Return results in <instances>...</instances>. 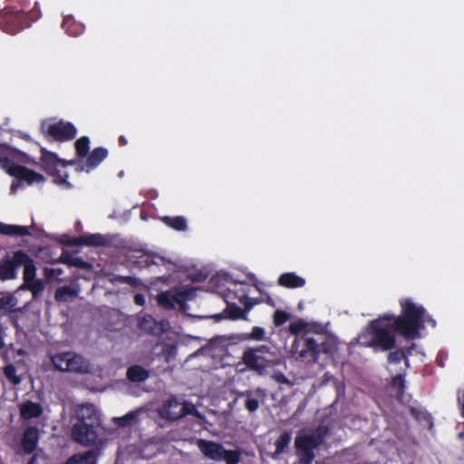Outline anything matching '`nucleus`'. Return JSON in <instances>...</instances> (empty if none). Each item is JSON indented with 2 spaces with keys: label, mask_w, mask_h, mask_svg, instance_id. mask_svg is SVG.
Listing matches in <instances>:
<instances>
[{
  "label": "nucleus",
  "mask_w": 464,
  "mask_h": 464,
  "mask_svg": "<svg viewBox=\"0 0 464 464\" xmlns=\"http://www.w3.org/2000/svg\"><path fill=\"white\" fill-rule=\"evenodd\" d=\"M401 314H385L369 322L359 334L358 343L361 346L372 348L373 351L388 352L396 347V334L406 340L420 338V331L427 322L432 327L436 321L426 319V310L409 298L400 301Z\"/></svg>",
  "instance_id": "1"
},
{
  "label": "nucleus",
  "mask_w": 464,
  "mask_h": 464,
  "mask_svg": "<svg viewBox=\"0 0 464 464\" xmlns=\"http://www.w3.org/2000/svg\"><path fill=\"white\" fill-rule=\"evenodd\" d=\"M76 422L72 428V440L83 446H92L97 440V429L101 425L100 413L92 403L78 405L75 409Z\"/></svg>",
  "instance_id": "2"
},
{
  "label": "nucleus",
  "mask_w": 464,
  "mask_h": 464,
  "mask_svg": "<svg viewBox=\"0 0 464 464\" xmlns=\"http://www.w3.org/2000/svg\"><path fill=\"white\" fill-rule=\"evenodd\" d=\"M330 433L327 425L320 424L308 432H299L295 439L296 456L300 464H311L315 457L314 450L323 445Z\"/></svg>",
  "instance_id": "3"
},
{
  "label": "nucleus",
  "mask_w": 464,
  "mask_h": 464,
  "mask_svg": "<svg viewBox=\"0 0 464 464\" xmlns=\"http://www.w3.org/2000/svg\"><path fill=\"white\" fill-rule=\"evenodd\" d=\"M14 154H19L22 158H27L25 153L11 150L9 147L0 144V168L8 175L20 180H24L28 185L45 181V177L43 174L16 164L14 160Z\"/></svg>",
  "instance_id": "4"
},
{
  "label": "nucleus",
  "mask_w": 464,
  "mask_h": 464,
  "mask_svg": "<svg viewBox=\"0 0 464 464\" xmlns=\"http://www.w3.org/2000/svg\"><path fill=\"white\" fill-rule=\"evenodd\" d=\"M41 16V12L37 8V3L34 7L25 12L23 9H14L13 7H5L0 16V28L3 32L9 34H16L24 28L28 27L31 24Z\"/></svg>",
  "instance_id": "5"
},
{
  "label": "nucleus",
  "mask_w": 464,
  "mask_h": 464,
  "mask_svg": "<svg viewBox=\"0 0 464 464\" xmlns=\"http://www.w3.org/2000/svg\"><path fill=\"white\" fill-rule=\"evenodd\" d=\"M41 132L49 142L63 143L72 140L76 137L77 129L71 121L45 120L41 123Z\"/></svg>",
  "instance_id": "6"
},
{
  "label": "nucleus",
  "mask_w": 464,
  "mask_h": 464,
  "mask_svg": "<svg viewBox=\"0 0 464 464\" xmlns=\"http://www.w3.org/2000/svg\"><path fill=\"white\" fill-rule=\"evenodd\" d=\"M197 445L203 455L214 461H225L226 464H239L241 451L238 450H226L221 443L200 439Z\"/></svg>",
  "instance_id": "7"
},
{
  "label": "nucleus",
  "mask_w": 464,
  "mask_h": 464,
  "mask_svg": "<svg viewBox=\"0 0 464 464\" xmlns=\"http://www.w3.org/2000/svg\"><path fill=\"white\" fill-rule=\"evenodd\" d=\"M40 163L42 169L44 170L48 175L52 176L53 178V182L57 185L71 188L72 184L67 180L68 174H63L58 169L60 161L58 155L43 147L40 149Z\"/></svg>",
  "instance_id": "8"
},
{
  "label": "nucleus",
  "mask_w": 464,
  "mask_h": 464,
  "mask_svg": "<svg viewBox=\"0 0 464 464\" xmlns=\"http://www.w3.org/2000/svg\"><path fill=\"white\" fill-rule=\"evenodd\" d=\"M334 350L335 345L330 340L318 343L313 337H305L303 340V347L299 353V358L305 362H315L320 353L331 354Z\"/></svg>",
  "instance_id": "9"
},
{
  "label": "nucleus",
  "mask_w": 464,
  "mask_h": 464,
  "mask_svg": "<svg viewBox=\"0 0 464 464\" xmlns=\"http://www.w3.org/2000/svg\"><path fill=\"white\" fill-rule=\"evenodd\" d=\"M242 362L249 370L259 375L265 374L268 368L277 364L276 360L266 355L256 353L255 350H245Z\"/></svg>",
  "instance_id": "10"
},
{
  "label": "nucleus",
  "mask_w": 464,
  "mask_h": 464,
  "mask_svg": "<svg viewBox=\"0 0 464 464\" xmlns=\"http://www.w3.org/2000/svg\"><path fill=\"white\" fill-rule=\"evenodd\" d=\"M18 256V250L13 253L12 256H5L0 259V281H9L17 278V264L15 262Z\"/></svg>",
  "instance_id": "11"
},
{
  "label": "nucleus",
  "mask_w": 464,
  "mask_h": 464,
  "mask_svg": "<svg viewBox=\"0 0 464 464\" xmlns=\"http://www.w3.org/2000/svg\"><path fill=\"white\" fill-rule=\"evenodd\" d=\"M40 439V431L35 426H28L24 429L21 446L24 454H32L37 448Z\"/></svg>",
  "instance_id": "12"
},
{
  "label": "nucleus",
  "mask_w": 464,
  "mask_h": 464,
  "mask_svg": "<svg viewBox=\"0 0 464 464\" xmlns=\"http://www.w3.org/2000/svg\"><path fill=\"white\" fill-rule=\"evenodd\" d=\"M17 269L20 266L24 267L23 279L24 282L33 281L36 276V266L34 259L24 250H18V256L15 260Z\"/></svg>",
  "instance_id": "13"
},
{
  "label": "nucleus",
  "mask_w": 464,
  "mask_h": 464,
  "mask_svg": "<svg viewBox=\"0 0 464 464\" xmlns=\"http://www.w3.org/2000/svg\"><path fill=\"white\" fill-rule=\"evenodd\" d=\"M168 408H176L178 411L167 412V415L172 420H177L186 415L197 412L195 406L191 403L185 402L180 404L176 399H169Z\"/></svg>",
  "instance_id": "14"
},
{
  "label": "nucleus",
  "mask_w": 464,
  "mask_h": 464,
  "mask_svg": "<svg viewBox=\"0 0 464 464\" xmlns=\"http://www.w3.org/2000/svg\"><path fill=\"white\" fill-rule=\"evenodd\" d=\"M69 372L88 373L91 364L88 360L73 352H69Z\"/></svg>",
  "instance_id": "15"
},
{
  "label": "nucleus",
  "mask_w": 464,
  "mask_h": 464,
  "mask_svg": "<svg viewBox=\"0 0 464 464\" xmlns=\"http://www.w3.org/2000/svg\"><path fill=\"white\" fill-rule=\"evenodd\" d=\"M108 156L107 149L103 147L95 148L87 157L85 164L81 169L89 172L95 169Z\"/></svg>",
  "instance_id": "16"
},
{
  "label": "nucleus",
  "mask_w": 464,
  "mask_h": 464,
  "mask_svg": "<svg viewBox=\"0 0 464 464\" xmlns=\"http://www.w3.org/2000/svg\"><path fill=\"white\" fill-rule=\"evenodd\" d=\"M20 416L23 420H28L34 418H39L43 412V407L38 402L26 401L19 407Z\"/></svg>",
  "instance_id": "17"
},
{
  "label": "nucleus",
  "mask_w": 464,
  "mask_h": 464,
  "mask_svg": "<svg viewBox=\"0 0 464 464\" xmlns=\"http://www.w3.org/2000/svg\"><path fill=\"white\" fill-rule=\"evenodd\" d=\"M98 450H89L72 455L64 464H97Z\"/></svg>",
  "instance_id": "18"
},
{
  "label": "nucleus",
  "mask_w": 464,
  "mask_h": 464,
  "mask_svg": "<svg viewBox=\"0 0 464 464\" xmlns=\"http://www.w3.org/2000/svg\"><path fill=\"white\" fill-rule=\"evenodd\" d=\"M254 394L257 397L264 398L266 396V391L262 388H257L253 391H246L241 393V396H246L245 407L249 412H255L259 408V400L254 397Z\"/></svg>",
  "instance_id": "19"
},
{
  "label": "nucleus",
  "mask_w": 464,
  "mask_h": 464,
  "mask_svg": "<svg viewBox=\"0 0 464 464\" xmlns=\"http://www.w3.org/2000/svg\"><path fill=\"white\" fill-rule=\"evenodd\" d=\"M75 244H82V246H104L107 244L106 237L99 233L95 234H84L78 237L77 242Z\"/></svg>",
  "instance_id": "20"
},
{
  "label": "nucleus",
  "mask_w": 464,
  "mask_h": 464,
  "mask_svg": "<svg viewBox=\"0 0 464 464\" xmlns=\"http://www.w3.org/2000/svg\"><path fill=\"white\" fill-rule=\"evenodd\" d=\"M278 284L286 288H299L305 285V280L295 273L288 272L279 276Z\"/></svg>",
  "instance_id": "21"
},
{
  "label": "nucleus",
  "mask_w": 464,
  "mask_h": 464,
  "mask_svg": "<svg viewBox=\"0 0 464 464\" xmlns=\"http://www.w3.org/2000/svg\"><path fill=\"white\" fill-rule=\"evenodd\" d=\"M62 27L70 36H78L84 31V25L82 23L77 22L72 15L63 17Z\"/></svg>",
  "instance_id": "22"
},
{
  "label": "nucleus",
  "mask_w": 464,
  "mask_h": 464,
  "mask_svg": "<svg viewBox=\"0 0 464 464\" xmlns=\"http://www.w3.org/2000/svg\"><path fill=\"white\" fill-rule=\"evenodd\" d=\"M160 220L164 225L176 231L183 232L188 229V222L183 216H163Z\"/></svg>",
  "instance_id": "23"
},
{
  "label": "nucleus",
  "mask_w": 464,
  "mask_h": 464,
  "mask_svg": "<svg viewBox=\"0 0 464 464\" xmlns=\"http://www.w3.org/2000/svg\"><path fill=\"white\" fill-rule=\"evenodd\" d=\"M126 375L131 382H142L149 378L150 372L140 365H132L127 369Z\"/></svg>",
  "instance_id": "24"
},
{
  "label": "nucleus",
  "mask_w": 464,
  "mask_h": 464,
  "mask_svg": "<svg viewBox=\"0 0 464 464\" xmlns=\"http://www.w3.org/2000/svg\"><path fill=\"white\" fill-rule=\"evenodd\" d=\"M0 234L5 236H29L28 227L18 225H7L0 222Z\"/></svg>",
  "instance_id": "25"
},
{
  "label": "nucleus",
  "mask_w": 464,
  "mask_h": 464,
  "mask_svg": "<svg viewBox=\"0 0 464 464\" xmlns=\"http://www.w3.org/2000/svg\"><path fill=\"white\" fill-rule=\"evenodd\" d=\"M157 301L160 306L164 309H173L176 303H179L180 300L177 295L171 294L169 291L161 292L157 295Z\"/></svg>",
  "instance_id": "26"
},
{
  "label": "nucleus",
  "mask_w": 464,
  "mask_h": 464,
  "mask_svg": "<svg viewBox=\"0 0 464 464\" xmlns=\"http://www.w3.org/2000/svg\"><path fill=\"white\" fill-rule=\"evenodd\" d=\"M79 290L71 286L58 287L54 294L57 302H68L78 295Z\"/></svg>",
  "instance_id": "27"
},
{
  "label": "nucleus",
  "mask_w": 464,
  "mask_h": 464,
  "mask_svg": "<svg viewBox=\"0 0 464 464\" xmlns=\"http://www.w3.org/2000/svg\"><path fill=\"white\" fill-rule=\"evenodd\" d=\"M69 352L58 353L51 356L50 360L53 367L60 372H68Z\"/></svg>",
  "instance_id": "28"
},
{
  "label": "nucleus",
  "mask_w": 464,
  "mask_h": 464,
  "mask_svg": "<svg viewBox=\"0 0 464 464\" xmlns=\"http://www.w3.org/2000/svg\"><path fill=\"white\" fill-rule=\"evenodd\" d=\"M291 439V432L287 430L283 431L279 435V437L275 441L276 450L274 453V457H276L284 453L288 449Z\"/></svg>",
  "instance_id": "29"
},
{
  "label": "nucleus",
  "mask_w": 464,
  "mask_h": 464,
  "mask_svg": "<svg viewBox=\"0 0 464 464\" xmlns=\"http://www.w3.org/2000/svg\"><path fill=\"white\" fill-rule=\"evenodd\" d=\"M227 316L231 320L246 319V312L244 308L239 307L237 304L232 303L227 304L225 310Z\"/></svg>",
  "instance_id": "30"
},
{
  "label": "nucleus",
  "mask_w": 464,
  "mask_h": 464,
  "mask_svg": "<svg viewBox=\"0 0 464 464\" xmlns=\"http://www.w3.org/2000/svg\"><path fill=\"white\" fill-rule=\"evenodd\" d=\"M74 146L76 155L81 159L85 158L90 150V139L87 136H82L76 140Z\"/></svg>",
  "instance_id": "31"
},
{
  "label": "nucleus",
  "mask_w": 464,
  "mask_h": 464,
  "mask_svg": "<svg viewBox=\"0 0 464 464\" xmlns=\"http://www.w3.org/2000/svg\"><path fill=\"white\" fill-rule=\"evenodd\" d=\"M60 262L78 268H87L89 266V264L82 258L72 256L69 254H63L60 257Z\"/></svg>",
  "instance_id": "32"
},
{
  "label": "nucleus",
  "mask_w": 464,
  "mask_h": 464,
  "mask_svg": "<svg viewBox=\"0 0 464 464\" xmlns=\"http://www.w3.org/2000/svg\"><path fill=\"white\" fill-rule=\"evenodd\" d=\"M3 372H4L5 377L13 385H18L21 383L22 379L20 376L16 375V368L14 364H12V363L6 364L3 369Z\"/></svg>",
  "instance_id": "33"
},
{
  "label": "nucleus",
  "mask_w": 464,
  "mask_h": 464,
  "mask_svg": "<svg viewBox=\"0 0 464 464\" xmlns=\"http://www.w3.org/2000/svg\"><path fill=\"white\" fill-rule=\"evenodd\" d=\"M401 360H405V362L408 365L409 360L407 359L406 351L403 348L390 352L388 355V362L390 363H400Z\"/></svg>",
  "instance_id": "34"
},
{
  "label": "nucleus",
  "mask_w": 464,
  "mask_h": 464,
  "mask_svg": "<svg viewBox=\"0 0 464 464\" xmlns=\"http://www.w3.org/2000/svg\"><path fill=\"white\" fill-rule=\"evenodd\" d=\"M391 385L397 389V396L402 397L405 392V379L403 374H397L392 378Z\"/></svg>",
  "instance_id": "35"
},
{
  "label": "nucleus",
  "mask_w": 464,
  "mask_h": 464,
  "mask_svg": "<svg viewBox=\"0 0 464 464\" xmlns=\"http://www.w3.org/2000/svg\"><path fill=\"white\" fill-rule=\"evenodd\" d=\"M137 418V414L134 411H130L122 417L114 419L115 424L120 428H126L130 426Z\"/></svg>",
  "instance_id": "36"
},
{
  "label": "nucleus",
  "mask_w": 464,
  "mask_h": 464,
  "mask_svg": "<svg viewBox=\"0 0 464 464\" xmlns=\"http://www.w3.org/2000/svg\"><path fill=\"white\" fill-rule=\"evenodd\" d=\"M17 304V300L13 295L0 297V309H5L8 313L14 312V306Z\"/></svg>",
  "instance_id": "37"
},
{
  "label": "nucleus",
  "mask_w": 464,
  "mask_h": 464,
  "mask_svg": "<svg viewBox=\"0 0 464 464\" xmlns=\"http://www.w3.org/2000/svg\"><path fill=\"white\" fill-rule=\"evenodd\" d=\"M24 287L30 290L33 295L35 296L44 290V285L40 279L34 278L33 281L24 282Z\"/></svg>",
  "instance_id": "38"
},
{
  "label": "nucleus",
  "mask_w": 464,
  "mask_h": 464,
  "mask_svg": "<svg viewBox=\"0 0 464 464\" xmlns=\"http://www.w3.org/2000/svg\"><path fill=\"white\" fill-rule=\"evenodd\" d=\"M161 354L164 356L166 362L175 358L177 354V345L170 343H164L162 344Z\"/></svg>",
  "instance_id": "39"
},
{
  "label": "nucleus",
  "mask_w": 464,
  "mask_h": 464,
  "mask_svg": "<svg viewBox=\"0 0 464 464\" xmlns=\"http://www.w3.org/2000/svg\"><path fill=\"white\" fill-rule=\"evenodd\" d=\"M239 301L244 304L246 314L256 304L263 302V298H250L244 295L239 298Z\"/></svg>",
  "instance_id": "40"
},
{
  "label": "nucleus",
  "mask_w": 464,
  "mask_h": 464,
  "mask_svg": "<svg viewBox=\"0 0 464 464\" xmlns=\"http://www.w3.org/2000/svg\"><path fill=\"white\" fill-rule=\"evenodd\" d=\"M290 319V314L283 310H276L274 313L273 322L276 326H281Z\"/></svg>",
  "instance_id": "41"
},
{
  "label": "nucleus",
  "mask_w": 464,
  "mask_h": 464,
  "mask_svg": "<svg viewBox=\"0 0 464 464\" xmlns=\"http://www.w3.org/2000/svg\"><path fill=\"white\" fill-rule=\"evenodd\" d=\"M266 337V331L260 326H254L246 338L255 341H262Z\"/></svg>",
  "instance_id": "42"
},
{
  "label": "nucleus",
  "mask_w": 464,
  "mask_h": 464,
  "mask_svg": "<svg viewBox=\"0 0 464 464\" xmlns=\"http://www.w3.org/2000/svg\"><path fill=\"white\" fill-rule=\"evenodd\" d=\"M305 327H306V324L303 320H298V321L292 322L289 324V331L293 334H298L301 332H303L305 329Z\"/></svg>",
  "instance_id": "43"
},
{
  "label": "nucleus",
  "mask_w": 464,
  "mask_h": 464,
  "mask_svg": "<svg viewBox=\"0 0 464 464\" xmlns=\"http://www.w3.org/2000/svg\"><path fill=\"white\" fill-rule=\"evenodd\" d=\"M117 281L121 284H127L130 286H137L139 285V280L136 277L126 276H119Z\"/></svg>",
  "instance_id": "44"
},
{
  "label": "nucleus",
  "mask_w": 464,
  "mask_h": 464,
  "mask_svg": "<svg viewBox=\"0 0 464 464\" xmlns=\"http://www.w3.org/2000/svg\"><path fill=\"white\" fill-rule=\"evenodd\" d=\"M246 350H255L256 353H259L262 355L268 354L269 355L268 357H270V358L273 356V353H270V347L267 345H259L255 348H247Z\"/></svg>",
  "instance_id": "45"
},
{
  "label": "nucleus",
  "mask_w": 464,
  "mask_h": 464,
  "mask_svg": "<svg viewBox=\"0 0 464 464\" xmlns=\"http://www.w3.org/2000/svg\"><path fill=\"white\" fill-rule=\"evenodd\" d=\"M168 405H169V400L164 403L161 411H160V415L162 418L166 419V420H172L168 415H167V412H170V411H178V409L176 408H168Z\"/></svg>",
  "instance_id": "46"
},
{
  "label": "nucleus",
  "mask_w": 464,
  "mask_h": 464,
  "mask_svg": "<svg viewBox=\"0 0 464 464\" xmlns=\"http://www.w3.org/2000/svg\"><path fill=\"white\" fill-rule=\"evenodd\" d=\"M43 273H44L45 279L48 281L56 277V270H54V268L44 267Z\"/></svg>",
  "instance_id": "47"
},
{
  "label": "nucleus",
  "mask_w": 464,
  "mask_h": 464,
  "mask_svg": "<svg viewBox=\"0 0 464 464\" xmlns=\"http://www.w3.org/2000/svg\"><path fill=\"white\" fill-rule=\"evenodd\" d=\"M133 300L137 305L143 306L145 304V296L142 294H136Z\"/></svg>",
  "instance_id": "48"
},
{
  "label": "nucleus",
  "mask_w": 464,
  "mask_h": 464,
  "mask_svg": "<svg viewBox=\"0 0 464 464\" xmlns=\"http://www.w3.org/2000/svg\"><path fill=\"white\" fill-rule=\"evenodd\" d=\"M77 239L78 237H68L66 240L63 241V243L70 246H81L82 244H75V242H77Z\"/></svg>",
  "instance_id": "49"
},
{
  "label": "nucleus",
  "mask_w": 464,
  "mask_h": 464,
  "mask_svg": "<svg viewBox=\"0 0 464 464\" xmlns=\"http://www.w3.org/2000/svg\"><path fill=\"white\" fill-rule=\"evenodd\" d=\"M75 164V160H63V159H60V161H59V166H62V167H67V166H72Z\"/></svg>",
  "instance_id": "50"
},
{
  "label": "nucleus",
  "mask_w": 464,
  "mask_h": 464,
  "mask_svg": "<svg viewBox=\"0 0 464 464\" xmlns=\"http://www.w3.org/2000/svg\"><path fill=\"white\" fill-rule=\"evenodd\" d=\"M410 413L412 417H414L416 420H420V415L422 414L419 410H417L416 408L414 407H411L410 409Z\"/></svg>",
  "instance_id": "51"
},
{
  "label": "nucleus",
  "mask_w": 464,
  "mask_h": 464,
  "mask_svg": "<svg viewBox=\"0 0 464 464\" xmlns=\"http://www.w3.org/2000/svg\"><path fill=\"white\" fill-rule=\"evenodd\" d=\"M263 302H265L266 304H268L270 306L276 305L274 299L268 294L265 295V297L263 298Z\"/></svg>",
  "instance_id": "52"
},
{
  "label": "nucleus",
  "mask_w": 464,
  "mask_h": 464,
  "mask_svg": "<svg viewBox=\"0 0 464 464\" xmlns=\"http://www.w3.org/2000/svg\"><path fill=\"white\" fill-rule=\"evenodd\" d=\"M5 334V328L0 324V346L3 348L5 345L4 337Z\"/></svg>",
  "instance_id": "53"
},
{
  "label": "nucleus",
  "mask_w": 464,
  "mask_h": 464,
  "mask_svg": "<svg viewBox=\"0 0 464 464\" xmlns=\"http://www.w3.org/2000/svg\"><path fill=\"white\" fill-rule=\"evenodd\" d=\"M16 179L17 180H14L11 184L10 190L12 193H14L17 190L18 187L20 186V182L22 181L18 179Z\"/></svg>",
  "instance_id": "54"
},
{
  "label": "nucleus",
  "mask_w": 464,
  "mask_h": 464,
  "mask_svg": "<svg viewBox=\"0 0 464 464\" xmlns=\"http://www.w3.org/2000/svg\"><path fill=\"white\" fill-rule=\"evenodd\" d=\"M416 347L415 343H411V346L403 348L406 351L407 358L411 354V351Z\"/></svg>",
  "instance_id": "55"
},
{
  "label": "nucleus",
  "mask_w": 464,
  "mask_h": 464,
  "mask_svg": "<svg viewBox=\"0 0 464 464\" xmlns=\"http://www.w3.org/2000/svg\"><path fill=\"white\" fill-rule=\"evenodd\" d=\"M127 143H128L127 139L124 136H120L119 137V144H120V146H125V145H127Z\"/></svg>",
  "instance_id": "56"
},
{
  "label": "nucleus",
  "mask_w": 464,
  "mask_h": 464,
  "mask_svg": "<svg viewBox=\"0 0 464 464\" xmlns=\"http://www.w3.org/2000/svg\"><path fill=\"white\" fill-rule=\"evenodd\" d=\"M19 136H20L23 140H27V141L31 140L30 136H29L28 134H26V133H20V134H19Z\"/></svg>",
  "instance_id": "57"
},
{
  "label": "nucleus",
  "mask_w": 464,
  "mask_h": 464,
  "mask_svg": "<svg viewBox=\"0 0 464 464\" xmlns=\"http://www.w3.org/2000/svg\"><path fill=\"white\" fill-rule=\"evenodd\" d=\"M277 380H278L279 382H285V381H286V378L285 377V375H284V374H282V373H281V374L278 376Z\"/></svg>",
  "instance_id": "58"
},
{
  "label": "nucleus",
  "mask_w": 464,
  "mask_h": 464,
  "mask_svg": "<svg viewBox=\"0 0 464 464\" xmlns=\"http://www.w3.org/2000/svg\"><path fill=\"white\" fill-rule=\"evenodd\" d=\"M54 270H56V277L63 274V270L61 268H54Z\"/></svg>",
  "instance_id": "59"
},
{
  "label": "nucleus",
  "mask_w": 464,
  "mask_h": 464,
  "mask_svg": "<svg viewBox=\"0 0 464 464\" xmlns=\"http://www.w3.org/2000/svg\"><path fill=\"white\" fill-rule=\"evenodd\" d=\"M17 353H18L19 355H24V354H25V351H24V349H19V350L17 351Z\"/></svg>",
  "instance_id": "60"
},
{
  "label": "nucleus",
  "mask_w": 464,
  "mask_h": 464,
  "mask_svg": "<svg viewBox=\"0 0 464 464\" xmlns=\"http://www.w3.org/2000/svg\"><path fill=\"white\" fill-rule=\"evenodd\" d=\"M34 461H35V457H34V456H33V457L30 459V460L28 461V463H27V464H34Z\"/></svg>",
  "instance_id": "61"
},
{
  "label": "nucleus",
  "mask_w": 464,
  "mask_h": 464,
  "mask_svg": "<svg viewBox=\"0 0 464 464\" xmlns=\"http://www.w3.org/2000/svg\"><path fill=\"white\" fill-rule=\"evenodd\" d=\"M459 436L460 438H463V437H464V432H460V433L459 434Z\"/></svg>",
  "instance_id": "62"
},
{
  "label": "nucleus",
  "mask_w": 464,
  "mask_h": 464,
  "mask_svg": "<svg viewBox=\"0 0 464 464\" xmlns=\"http://www.w3.org/2000/svg\"><path fill=\"white\" fill-rule=\"evenodd\" d=\"M0 349H2V347L0 346Z\"/></svg>",
  "instance_id": "63"
}]
</instances>
